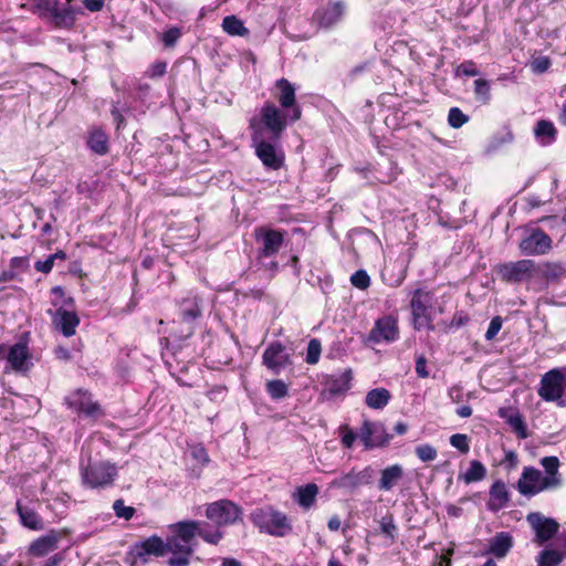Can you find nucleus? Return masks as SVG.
Here are the masks:
<instances>
[{
    "label": "nucleus",
    "instance_id": "f257e3e1",
    "mask_svg": "<svg viewBox=\"0 0 566 566\" xmlns=\"http://www.w3.org/2000/svg\"><path fill=\"white\" fill-rule=\"evenodd\" d=\"M276 94L280 107L273 102H266L259 112V116L250 119L252 135H263L264 129L269 130L274 140H279L285 130L289 122L293 123L301 118L302 109L296 102L294 85L282 77L275 82Z\"/></svg>",
    "mask_w": 566,
    "mask_h": 566
},
{
    "label": "nucleus",
    "instance_id": "f03ea898",
    "mask_svg": "<svg viewBox=\"0 0 566 566\" xmlns=\"http://www.w3.org/2000/svg\"><path fill=\"white\" fill-rule=\"evenodd\" d=\"M51 305L46 313L51 317L53 329L60 332L65 337L75 335L80 325V317L75 311L74 298L67 296L61 286L51 289Z\"/></svg>",
    "mask_w": 566,
    "mask_h": 566
},
{
    "label": "nucleus",
    "instance_id": "7ed1b4c3",
    "mask_svg": "<svg viewBox=\"0 0 566 566\" xmlns=\"http://www.w3.org/2000/svg\"><path fill=\"white\" fill-rule=\"evenodd\" d=\"M446 301L439 300L434 292L427 289H416L410 300L412 325L415 329L434 331L433 319L437 314H443Z\"/></svg>",
    "mask_w": 566,
    "mask_h": 566
},
{
    "label": "nucleus",
    "instance_id": "20e7f679",
    "mask_svg": "<svg viewBox=\"0 0 566 566\" xmlns=\"http://www.w3.org/2000/svg\"><path fill=\"white\" fill-rule=\"evenodd\" d=\"M197 525L177 522L169 525L171 535L167 537V554L170 555V566H186L191 562L192 546Z\"/></svg>",
    "mask_w": 566,
    "mask_h": 566
},
{
    "label": "nucleus",
    "instance_id": "39448f33",
    "mask_svg": "<svg viewBox=\"0 0 566 566\" xmlns=\"http://www.w3.org/2000/svg\"><path fill=\"white\" fill-rule=\"evenodd\" d=\"M31 11L60 29H71L77 14L82 13L81 9L73 4V0H33Z\"/></svg>",
    "mask_w": 566,
    "mask_h": 566
},
{
    "label": "nucleus",
    "instance_id": "423d86ee",
    "mask_svg": "<svg viewBox=\"0 0 566 566\" xmlns=\"http://www.w3.org/2000/svg\"><path fill=\"white\" fill-rule=\"evenodd\" d=\"M251 520L261 532L272 536L283 537L292 531L287 516L270 506L253 511Z\"/></svg>",
    "mask_w": 566,
    "mask_h": 566
},
{
    "label": "nucleus",
    "instance_id": "0eeeda50",
    "mask_svg": "<svg viewBox=\"0 0 566 566\" xmlns=\"http://www.w3.org/2000/svg\"><path fill=\"white\" fill-rule=\"evenodd\" d=\"M83 483L91 489L105 488L113 483L117 475L116 467L109 461H92L81 465Z\"/></svg>",
    "mask_w": 566,
    "mask_h": 566
},
{
    "label": "nucleus",
    "instance_id": "6e6552de",
    "mask_svg": "<svg viewBox=\"0 0 566 566\" xmlns=\"http://www.w3.org/2000/svg\"><path fill=\"white\" fill-rule=\"evenodd\" d=\"M537 394L544 401H555L558 406H564L566 368H553L545 373L541 378Z\"/></svg>",
    "mask_w": 566,
    "mask_h": 566
},
{
    "label": "nucleus",
    "instance_id": "1a4fd4ad",
    "mask_svg": "<svg viewBox=\"0 0 566 566\" xmlns=\"http://www.w3.org/2000/svg\"><path fill=\"white\" fill-rule=\"evenodd\" d=\"M375 470L367 465L361 470L353 468L348 472H342L329 483L331 489H338L345 492H354L358 488L369 485L375 479Z\"/></svg>",
    "mask_w": 566,
    "mask_h": 566
},
{
    "label": "nucleus",
    "instance_id": "9d476101",
    "mask_svg": "<svg viewBox=\"0 0 566 566\" xmlns=\"http://www.w3.org/2000/svg\"><path fill=\"white\" fill-rule=\"evenodd\" d=\"M499 274L505 282L521 283L539 275V265L530 259L507 262L499 266Z\"/></svg>",
    "mask_w": 566,
    "mask_h": 566
},
{
    "label": "nucleus",
    "instance_id": "9b49d317",
    "mask_svg": "<svg viewBox=\"0 0 566 566\" xmlns=\"http://www.w3.org/2000/svg\"><path fill=\"white\" fill-rule=\"evenodd\" d=\"M547 478L534 467H524L522 474L516 483L517 491L524 496H534L547 490H555V486H549Z\"/></svg>",
    "mask_w": 566,
    "mask_h": 566
},
{
    "label": "nucleus",
    "instance_id": "f8f14e48",
    "mask_svg": "<svg viewBox=\"0 0 566 566\" xmlns=\"http://www.w3.org/2000/svg\"><path fill=\"white\" fill-rule=\"evenodd\" d=\"M240 507L229 501L220 500L207 505L206 516L213 522L218 527L232 524L240 518Z\"/></svg>",
    "mask_w": 566,
    "mask_h": 566
},
{
    "label": "nucleus",
    "instance_id": "ddd939ff",
    "mask_svg": "<svg viewBox=\"0 0 566 566\" xmlns=\"http://www.w3.org/2000/svg\"><path fill=\"white\" fill-rule=\"evenodd\" d=\"M255 154L262 164L272 170L280 169L284 164V153L275 145L266 142L264 135H252Z\"/></svg>",
    "mask_w": 566,
    "mask_h": 566
},
{
    "label": "nucleus",
    "instance_id": "4468645a",
    "mask_svg": "<svg viewBox=\"0 0 566 566\" xmlns=\"http://www.w3.org/2000/svg\"><path fill=\"white\" fill-rule=\"evenodd\" d=\"M69 409L85 417L98 418L103 416V411L98 402L92 399L91 394L85 390L77 389L64 398Z\"/></svg>",
    "mask_w": 566,
    "mask_h": 566
},
{
    "label": "nucleus",
    "instance_id": "2eb2a0df",
    "mask_svg": "<svg viewBox=\"0 0 566 566\" xmlns=\"http://www.w3.org/2000/svg\"><path fill=\"white\" fill-rule=\"evenodd\" d=\"M358 437L366 450L385 447L391 439V436L387 433L381 422H373L369 420L363 422Z\"/></svg>",
    "mask_w": 566,
    "mask_h": 566
},
{
    "label": "nucleus",
    "instance_id": "dca6fc26",
    "mask_svg": "<svg viewBox=\"0 0 566 566\" xmlns=\"http://www.w3.org/2000/svg\"><path fill=\"white\" fill-rule=\"evenodd\" d=\"M262 363L275 375H279L283 369L293 365L291 355L280 342H272L265 348L262 355Z\"/></svg>",
    "mask_w": 566,
    "mask_h": 566
},
{
    "label": "nucleus",
    "instance_id": "f3484780",
    "mask_svg": "<svg viewBox=\"0 0 566 566\" xmlns=\"http://www.w3.org/2000/svg\"><path fill=\"white\" fill-rule=\"evenodd\" d=\"M0 358H6L10 368L18 373L29 370L32 365L28 345L23 343H17L9 348L4 344H1Z\"/></svg>",
    "mask_w": 566,
    "mask_h": 566
},
{
    "label": "nucleus",
    "instance_id": "a211bd4d",
    "mask_svg": "<svg viewBox=\"0 0 566 566\" xmlns=\"http://www.w3.org/2000/svg\"><path fill=\"white\" fill-rule=\"evenodd\" d=\"M256 241L261 244L259 254L262 258L275 255L283 244V232L265 227L256 228L254 231Z\"/></svg>",
    "mask_w": 566,
    "mask_h": 566
},
{
    "label": "nucleus",
    "instance_id": "6ab92c4d",
    "mask_svg": "<svg viewBox=\"0 0 566 566\" xmlns=\"http://www.w3.org/2000/svg\"><path fill=\"white\" fill-rule=\"evenodd\" d=\"M398 321L394 316H384L376 321L375 326L371 328L368 340L373 343L394 342L398 338Z\"/></svg>",
    "mask_w": 566,
    "mask_h": 566
},
{
    "label": "nucleus",
    "instance_id": "aec40b11",
    "mask_svg": "<svg viewBox=\"0 0 566 566\" xmlns=\"http://www.w3.org/2000/svg\"><path fill=\"white\" fill-rule=\"evenodd\" d=\"M552 249V239L541 229L532 231L520 242V250L525 255L546 254Z\"/></svg>",
    "mask_w": 566,
    "mask_h": 566
},
{
    "label": "nucleus",
    "instance_id": "412c9836",
    "mask_svg": "<svg viewBox=\"0 0 566 566\" xmlns=\"http://www.w3.org/2000/svg\"><path fill=\"white\" fill-rule=\"evenodd\" d=\"M133 553L140 559L142 563H148V557L150 556H168L166 541L156 535L135 544Z\"/></svg>",
    "mask_w": 566,
    "mask_h": 566
},
{
    "label": "nucleus",
    "instance_id": "4be33fe9",
    "mask_svg": "<svg viewBox=\"0 0 566 566\" xmlns=\"http://www.w3.org/2000/svg\"><path fill=\"white\" fill-rule=\"evenodd\" d=\"M527 522L535 532L536 539L539 544L551 539L558 531V523L538 512L530 513L526 517Z\"/></svg>",
    "mask_w": 566,
    "mask_h": 566
},
{
    "label": "nucleus",
    "instance_id": "5701e85b",
    "mask_svg": "<svg viewBox=\"0 0 566 566\" xmlns=\"http://www.w3.org/2000/svg\"><path fill=\"white\" fill-rule=\"evenodd\" d=\"M566 556V535L558 536L555 542L544 549L538 558V566H556Z\"/></svg>",
    "mask_w": 566,
    "mask_h": 566
},
{
    "label": "nucleus",
    "instance_id": "b1692460",
    "mask_svg": "<svg viewBox=\"0 0 566 566\" xmlns=\"http://www.w3.org/2000/svg\"><path fill=\"white\" fill-rule=\"evenodd\" d=\"M344 13L342 2H331L314 13V20L322 28H331L338 22Z\"/></svg>",
    "mask_w": 566,
    "mask_h": 566
},
{
    "label": "nucleus",
    "instance_id": "393cba45",
    "mask_svg": "<svg viewBox=\"0 0 566 566\" xmlns=\"http://www.w3.org/2000/svg\"><path fill=\"white\" fill-rule=\"evenodd\" d=\"M490 497L488 509L492 512H497L506 507L510 503V492L506 484L497 480L490 488Z\"/></svg>",
    "mask_w": 566,
    "mask_h": 566
},
{
    "label": "nucleus",
    "instance_id": "a878e982",
    "mask_svg": "<svg viewBox=\"0 0 566 566\" xmlns=\"http://www.w3.org/2000/svg\"><path fill=\"white\" fill-rule=\"evenodd\" d=\"M405 475V469L401 464L388 465L380 471L378 489L382 492H389L399 484Z\"/></svg>",
    "mask_w": 566,
    "mask_h": 566
},
{
    "label": "nucleus",
    "instance_id": "bb28decb",
    "mask_svg": "<svg viewBox=\"0 0 566 566\" xmlns=\"http://www.w3.org/2000/svg\"><path fill=\"white\" fill-rule=\"evenodd\" d=\"M61 539V534L57 532H50L31 543L29 553L33 556H45L57 548V543Z\"/></svg>",
    "mask_w": 566,
    "mask_h": 566
},
{
    "label": "nucleus",
    "instance_id": "cd10ccee",
    "mask_svg": "<svg viewBox=\"0 0 566 566\" xmlns=\"http://www.w3.org/2000/svg\"><path fill=\"white\" fill-rule=\"evenodd\" d=\"M15 511L20 517L21 524L32 531H41L44 527L41 516L31 507L23 506L21 501L15 503Z\"/></svg>",
    "mask_w": 566,
    "mask_h": 566
},
{
    "label": "nucleus",
    "instance_id": "c85d7f7f",
    "mask_svg": "<svg viewBox=\"0 0 566 566\" xmlns=\"http://www.w3.org/2000/svg\"><path fill=\"white\" fill-rule=\"evenodd\" d=\"M317 494L318 486L315 483H307L303 486H298L292 497L302 509L308 510L315 504Z\"/></svg>",
    "mask_w": 566,
    "mask_h": 566
},
{
    "label": "nucleus",
    "instance_id": "c756f323",
    "mask_svg": "<svg viewBox=\"0 0 566 566\" xmlns=\"http://www.w3.org/2000/svg\"><path fill=\"white\" fill-rule=\"evenodd\" d=\"M513 545L512 536L506 532L497 533L490 539L489 552L495 557H504Z\"/></svg>",
    "mask_w": 566,
    "mask_h": 566
},
{
    "label": "nucleus",
    "instance_id": "7c9ffc66",
    "mask_svg": "<svg viewBox=\"0 0 566 566\" xmlns=\"http://www.w3.org/2000/svg\"><path fill=\"white\" fill-rule=\"evenodd\" d=\"M541 464L545 470V476L547 478L548 485L558 489L562 485V475L558 471L559 460L557 457H544L541 460Z\"/></svg>",
    "mask_w": 566,
    "mask_h": 566
},
{
    "label": "nucleus",
    "instance_id": "2f4dec72",
    "mask_svg": "<svg viewBox=\"0 0 566 566\" xmlns=\"http://www.w3.org/2000/svg\"><path fill=\"white\" fill-rule=\"evenodd\" d=\"M352 379V369H346L340 375L331 377L326 382L328 392L332 396L344 394L349 389Z\"/></svg>",
    "mask_w": 566,
    "mask_h": 566
},
{
    "label": "nucleus",
    "instance_id": "473e14b6",
    "mask_svg": "<svg viewBox=\"0 0 566 566\" xmlns=\"http://www.w3.org/2000/svg\"><path fill=\"white\" fill-rule=\"evenodd\" d=\"M390 398L391 395L386 388H375L367 392L365 402L371 409H384Z\"/></svg>",
    "mask_w": 566,
    "mask_h": 566
},
{
    "label": "nucleus",
    "instance_id": "72a5a7b5",
    "mask_svg": "<svg viewBox=\"0 0 566 566\" xmlns=\"http://www.w3.org/2000/svg\"><path fill=\"white\" fill-rule=\"evenodd\" d=\"M186 523H193L197 525L195 531V536H200L203 541L209 544H217L221 537L222 533L219 528H211L206 522L201 521H185Z\"/></svg>",
    "mask_w": 566,
    "mask_h": 566
},
{
    "label": "nucleus",
    "instance_id": "f704fd0d",
    "mask_svg": "<svg viewBox=\"0 0 566 566\" xmlns=\"http://www.w3.org/2000/svg\"><path fill=\"white\" fill-rule=\"evenodd\" d=\"M486 475V468L478 460L470 462L469 469L459 475L460 480H463L465 484L482 481Z\"/></svg>",
    "mask_w": 566,
    "mask_h": 566
},
{
    "label": "nucleus",
    "instance_id": "c9c22d12",
    "mask_svg": "<svg viewBox=\"0 0 566 566\" xmlns=\"http://www.w3.org/2000/svg\"><path fill=\"white\" fill-rule=\"evenodd\" d=\"M87 145L95 154L104 155L108 150V137L103 130L94 129L88 136Z\"/></svg>",
    "mask_w": 566,
    "mask_h": 566
},
{
    "label": "nucleus",
    "instance_id": "e433bc0d",
    "mask_svg": "<svg viewBox=\"0 0 566 566\" xmlns=\"http://www.w3.org/2000/svg\"><path fill=\"white\" fill-rule=\"evenodd\" d=\"M223 31L232 36H247L249 30L244 27L243 21L235 15H227L221 24Z\"/></svg>",
    "mask_w": 566,
    "mask_h": 566
},
{
    "label": "nucleus",
    "instance_id": "4c0bfd02",
    "mask_svg": "<svg viewBox=\"0 0 566 566\" xmlns=\"http://www.w3.org/2000/svg\"><path fill=\"white\" fill-rule=\"evenodd\" d=\"M180 313L184 321L190 322L201 315L200 302L197 296L185 298L180 303Z\"/></svg>",
    "mask_w": 566,
    "mask_h": 566
},
{
    "label": "nucleus",
    "instance_id": "58836bf2",
    "mask_svg": "<svg viewBox=\"0 0 566 566\" xmlns=\"http://www.w3.org/2000/svg\"><path fill=\"white\" fill-rule=\"evenodd\" d=\"M506 422L511 426L513 431L518 438L525 439L528 437L527 427L524 422L522 415L518 411H514L506 417Z\"/></svg>",
    "mask_w": 566,
    "mask_h": 566
},
{
    "label": "nucleus",
    "instance_id": "ea45409f",
    "mask_svg": "<svg viewBox=\"0 0 566 566\" xmlns=\"http://www.w3.org/2000/svg\"><path fill=\"white\" fill-rule=\"evenodd\" d=\"M265 388L266 392L274 400L283 399L289 395V387L281 379L269 380Z\"/></svg>",
    "mask_w": 566,
    "mask_h": 566
},
{
    "label": "nucleus",
    "instance_id": "a19ab883",
    "mask_svg": "<svg viewBox=\"0 0 566 566\" xmlns=\"http://www.w3.org/2000/svg\"><path fill=\"white\" fill-rule=\"evenodd\" d=\"M535 135L537 138H542L544 144H548L555 139L556 129L553 123L539 120L535 127Z\"/></svg>",
    "mask_w": 566,
    "mask_h": 566
},
{
    "label": "nucleus",
    "instance_id": "79ce46f5",
    "mask_svg": "<svg viewBox=\"0 0 566 566\" xmlns=\"http://www.w3.org/2000/svg\"><path fill=\"white\" fill-rule=\"evenodd\" d=\"M322 353V344L319 339L312 338L307 344L305 361L308 365H315L318 363Z\"/></svg>",
    "mask_w": 566,
    "mask_h": 566
},
{
    "label": "nucleus",
    "instance_id": "37998d69",
    "mask_svg": "<svg viewBox=\"0 0 566 566\" xmlns=\"http://www.w3.org/2000/svg\"><path fill=\"white\" fill-rule=\"evenodd\" d=\"M469 120V117L458 107L449 111L448 123L453 128H460Z\"/></svg>",
    "mask_w": 566,
    "mask_h": 566
},
{
    "label": "nucleus",
    "instance_id": "c03bdc74",
    "mask_svg": "<svg viewBox=\"0 0 566 566\" xmlns=\"http://www.w3.org/2000/svg\"><path fill=\"white\" fill-rule=\"evenodd\" d=\"M353 286L359 290H367L370 286V276L365 270H358L350 276Z\"/></svg>",
    "mask_w": 566,
    "mask_h": 566
},
{
    "label": "nucleus",
    "instance_id": "a18cd8bd",
    "mask_svg": "<svg viewBox=\"0 0 566 566\" xmlns=\"http://www.w3.org/2000/svg\"><path fill=\"white\" fill-rule=\"evenodd\" d=\"M415 452L422 462L433 461L438 455L436 448L427 443L417 446Z\"/></svg>",
    "mask_w": 566,
    "mask_h": 566
},
{
    "label": "nucleus",
    "instance_id": "49530a36",
    "mask_svg": "<svg viewBox=\"0 0 566 566\" xmlns=\"http://www.w3.org/2000/svg\"><path fill=\"white\" fill-rule=\"evenodd\" d=\"M450 444L458 449L462 454H467L470 450V440L467 434L455 433L450 437Z\"/></svg>",
    "mask_w": 566,
    "mask_h": 566
},
{
    "label": "nucleus",
    "instance_id": "de8ad7c7",
    "mask_svg": "<svg viewBox=\"0 0 566 566\" xmlns=\"http://www.w3.org/2000/svg\"><path fill=\"white\" fill-rule=\"evenodd\" d=\"M113 510L117 517L126 521H129L135 514V509L133 506H126L123 500H116L113 504Z\"/></svg>",
    "mask_w": 566,
    "mask_h": 566
},
{
    "label": "nucleus",
    "instance_id": "09e8293b",
    "mask_svg": "<svg viewBox=\"0 0 566 566\" xmlns=\"http://www.w3.org/2000/svg\"><path fill=\"white\" fill-rule=\"evenodd\" d=\"M474 93L482 103L490 99V84L488 81L479 78L474 81Z\"/></svg>",
    "mask_w": 566,
    "mask_h": 566
},
{
    "label": "nucleus",
    "instance_id": "8fccbe9b",
    "mask_svg": "<svg viewBox=\"0 0 566 566\" xmlns=\"http://www.w3.org/2000/svg\"><path fill=\"white\" fill-rule=\"evenodd\" d=\"M380 530L381 533L385 534L390 539H394L396 537L397 527L395 525L392 515H387L381 518Z\"/></svg>",
    "mask_w": 566,
    "mask_h": 566
},
{
    "label": "nucleus",
    "instance_id": "3c124183",
    "mask_svg": "<svg viewBox=\"0 0 566 566\" xmlns=\"http://www.w3.org/2000/svg\"><path fill=\"white\" fill-rule=\"evenodd\" d=\"M480 74L473 61H464L455 69V76H476Z\"/></svg>",
    "mask_w": 566,
    "mask_h": 566
},
{
    "label": "nucleus",
    "instance_id": "603ef678",
    "mask_svg": "<svg viewBox=\"0 0 566 566\" xmlns=\"http://www.w3.org/2000/svg\"><path fill=\"white\" fill-rule=\"evenodd\" d=\"M551 64L548 56H537L531 62V69L534 73L542 74L549 69Z\"/></svg>",
    "mask_w": 566,
    "mask_h": 566
},
{
    "label": "nucleus",
    "instance_id": "864d4df0",
    "mask_svg": "<svg viewBox=\"0 0 566 566\" xmlns=\"http://www.w3.org/2000/svg\"><path fill=\"white\" fill-rule=\"evenodd\" d=\"M502 324H503L502 317L494 316L489 324L488 331L485 333V339L492 340L501 331Z\"/></svg>",
    "mask_w": 566,
    "mask_h": 566
},
{
    "label": "nucleus",
    "instance_id": "5fc2aeb1",
    "mask_svg": "<svg viewBox=\"0 0 566 566\" xmlns=\"http://www.w3.org/2000/svg\"><path fill=\"white\" fill-rule=\"evenodd\" d=\"M180 36H181L180 29L170 28L163 33L161 40L166 46H174Z\"/></svg>",
    "mask_w": 566,
    "mask_h": 566
},
{
    "label": "nucleus",
    "instance_id": "6e6d98bb",
    "mask_svg": "<svg viewBox=\"0 0 566 566\" xmlns=\"http://www.w3.org/2000/svg\"><path fill=\"white\" fill-rule=\"evenodd\" d=\"M340 432H342V444L345 447V448H348L350 449L355 442V440L357 439L358 434H356L350 428H348L347 426H343L340 428Z\"/></svg>",
    "mask_w": 566,
    "mask_h": 566
},
{
    "label": "nucleus",
    "instance_id": "4d7b16f0",
    "mask_svg": "<svg viewBox=\"0 0 566 566\" xmlns=\"http://www.w3.org/2000/svg\"><path fill=\"white\" fill-rule=\"evenodd\" d=\"M562 271V266L555 263H544L539 266V274L547 277H556Z\"/></svg>",
    "mask_w": 566,
    "mask_h": 566
},
{
    "label": "nucleus",
    "instance_id": "13d9d810",
    "mask_svg": "<svg viewBox=\"0 0 566 566\" xmlns=\"http://www.w3.org/2000/svg\"><path fill=\"white\" fill-rule=\"evenodd\" d=\"M190 452L191 457L199 463L207 464L209 462V455L207 453V450L202 446H193Z\"/></svg>",
    "mask_w": 566,
    "mask_h": 566
},
{
    "label": "nucleus",
    "instance_id": "bf43d9fd",
    "mask_svg": "<svg viewBox=\"0 0 566 566\" xmlns=\"http://www.w3.org/2000/svg\"><path fill=\"white\" fill-rule=\"evenodd\" d=\"M167 71V64L163 61H157L150 65L147 74L149 77H160L164 76Z\"/></svg>",
    "mask_w": 566,
    "mask_h": 566
},
{
    "label": "nucleus",
    "instance_id": "052dcab7",
    "mask_svg": "<svg viewBox=\"0 0 566 566\" xmlns=\"http://www.w3.org/2000/svg\"><path fill=\"white\" fill-rule=\"evenodd\" d=\"M53 265H54V256H48L45 260L43 261H36L34 263V268L36 271L39 272H42V273H50L53 269Z\"/></svg>",
    "mask_w": 566,
    "mask_h": 566
},
{
    "label": "nucleus",
    "instance_id": "680f3d73",
    "mask_svg": "<svg viewBox=\"0 0 566 566\" xmlns=\"http://www.w3.org/2000/svg\"><path fill=\"white\" fill-rule=\"evenodd\" d=\"M469 322V317L467 314H464L463 312H458L453 315L450 324L448 325V327L451 329V328H459L463 325H465L467 323Z\"/></svg>",
    "mask_w": 566,
    "mask_h": 566
},
{
    "label": "nucleus",
    "instance_id": "e2e57ef3",
    "mask_svg": "<svg viewBox=\"0 0 566 566\" xmlns=\"http://www.w3.org/2000/svg\"><path fill=\"white\" fill-rule=\"evenodd\" d=\"M84 7L91 12H98L104 7L103 0H83Z\"/></svg>",
    "mask_w": 566,
    "mask_h": 566
},
{
    "label": "nucleus",
    "instance_id": "0e129e2a",
    "mask_svg": "<svg viewBox=\"0 0 566 566\" xmlns=\"http://www.w3.org/2000/svg\"><path fill=\"white\" fill-rule=\"evenodd\" d=\"M426 364H427V361H426L424 357H422V356H420L416 361V371H417L418 376L421 378H426L429 375L426 369Z\"/></svg>",
    "mask_w": 566,
    "mask_h": 566
},
{
    "label": "nucleus",
    "instance_id": "69168bd1",
    "mask_svg": "<svg viewBox=\"0 0 566 566\" xmlns=\"http://www.w3.org/2000/svg\"><path fill=\"white\" fill-rule=\"evenodd\" d=\"M54 353H55L56 358H59L61 360H70L71 359L70 350L63 346H57L54 349Z\"/></svg>",
    "mask_w": 566,
    "mask_h": 566
},
{
    "label": "nucleus",
    "instance_id": "338daca9",
    "mask_svg": "<svg viewBox=\"0 0 566 566\" xmlns=\"http://www.w3.org/2000/svg\"><path fill=\"white\" fill-rule=\"evenodd\" d=\"M457 415L461 418H468L472 415V408L470 406H461L457 409Z\"/></svg>",
    "mask_w": 566,
    "mask_h": 566
},
{
    "label": "nucleus",
    "instance_id": "774afa93",
    "mask_svg": "<svg viewBox=\"0 0 566 566\" xmlns=\"http://www.w3.org/2000/svg\"><path fill=\"white\" fill-rule=\"evenodd\" d=\"M328 528L333 532H336L340 528V520L338 516L334 515L328 521Z\"/></svg>",
    "mask_w": 566,
    "mask_h": 566
}]
</instances>
